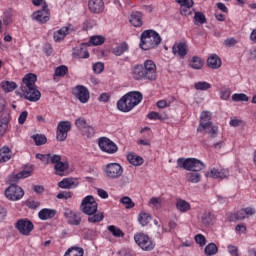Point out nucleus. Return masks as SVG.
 <instances>
[{"label":"nucleus","mask_w":256,"mask_h":256,"mask_svg":"<svg viewBox=\"0 0 256 256\" xmlns=\"http://www.w3.org/2000/svg\"><path fill=\"white\" fill-rule=\"evenodd\" d=\"M132 78L135 81H155L157 79V65L153 60H146L144 65L137 64L132 68Z\"/></svg>","instance_id":"f257e3e1"},{"label":"nucleus","mask_w":256,"mask_h":256,"mask_svg":"<svg viewBox=\"0 0 256 256\" xmlns=\"http://www.w3.org/2000/svg\"><path fill=\"white\" fill-rule=\"evenodd\" d=\"M143 101V94L139 91L128 92L117 102V109L122 113L133 111Z\"/></svg>","instance_id":"f03ea898"},{"label":"nucleus","mask_w":256,"mask_h":256,"mask_svg":"<svg viewBox=\"0 0 256 256\" xmlns=\"http://www.w3.org/2000/svg\"><path fill=\"white\" fill-rule=\"evenodd\" d=\"M140 39V49H143V51L155 49L162 41L161 36L155 30H145L142 32Z\"/></svg>","instance_id":"7ed1b4c3"},{"label":"nucleus","mask_w":256,"mask_h":256,"mask_svg":"<svg viewBox=\"0 0 256 256\" xmlns=\"http://www.w3.org/2000/svg\"><path fill=\"white\" fill-rule=\"evenodd\" d=\"M177 167L186 171H203L205 164L197 158H178Z\"/></svg>","instance_id":"20e7f679"},{"label":"nucleus","mask_w":256,"mask_h":256,"mask_svg":"<svg viewBox=\"0 0 256 256\" xmlns=\"http://www.w3.org/2000/svg\"><path fill=\"white\" fill-rule=\"evenodd\" d=\"M4 194L9 201H19L20 199H23L25 191H23V188L16 183H10V186L6 188Z\"/></svg>","instance_id":"39448f33"},{"label":"nucleus","mask_w":256,"mask_h":256,"mask_svg":"<svg viewBox=\"0 0 256 256\" xmlns=\"http://www.w3.org/2000/svg\"><path fill=\"white\" fill-rule=\"evenodd\" d=\"M135 243L142 249V251H153L155 249V243L149 238L148 235L138 233L134 235Z\"/></svg>","instance_id":"423d86ee"},{"label":"nucleus","mask_w":256,"mask_h":256,"mask_svg":"<svg viewBox=\"0 0 256 256\" xmlns=\"http://www.w3.org/2000/svg\"><path fill=\"white\" fill-rule=\"evenodd\" d=\"M82 212L85 215H95L97 213L98 204L93 196H86L81 203Z\"/></svg>","instance_id":"0eeeda50"},{"label":"nucleus","mask_w":256,"mask_h":256,"mask_svg":"<svg viewBox=\"0 0 256 256\" xmlns=\"http://www.w3.org/2000/svg\"><path fill=\"white\" fill-rule=\"evenodd\" d=\"M105 175L108 179H119L123 175V166L119 163H109L106 165Z\"/></svg>","instance_id":"6e6552de"},{"label":"nucleus","mask_w":256,"mask_h":256,"mask_svg":"<svg viewBox=\"0 0 256 256\" xmlns=\"http://www.w3.org/2000/svg\"><path fill=\"white\" fill-rule=\"evenodd\" d=\"M24 98L27 99V101H31V103H37L39 99H41V92L37 89V86H32L25 88V86L20 87Z\"/></svg>","instance_id":"1a4fd4ad"},{"label":"nucleus","mask_w":256,"mask_h":256,"mask_svg":"<svg viewBox=\"0 0 256 256\" xmlns=\"http://www.w3.org/2000/svg\"><path fill=\"white\" fill-rule=\"evenodd\" d=\"M98 145L101 151H104V153H108L109 155H113L114 153H117V151H119V147H117V144H115V142H113L109 138H101L98 142Z\"/></svg>","instance_id":"9d476101"},{"label":"nucleus","mask_w":256,"mask_h":256,"mask_svg":"<svg viewBox=\"0 0 256 256\" xmlns=\"http://www.w3.org/2000/svg\"><path fill=\"white\" fill-rule=\"evenodd\" d=\"M77 129H79L84 137H93L95 135V130L93 126L87 125V120L85 118H78L75 121Z\"/></svg>","instance_id":"9b49d317"},{"label":"nucleus","mask_w":256,"mask_h":256,"mask_svg":"<svg viewBox=\"0 0 256 256\" xmlns=\"http://www.w3.org/2000/svg\"><path fill=\"white\" fill-rule=\"evenodd\" d=\"M15 227L21 235L29 236L35 226L29 219H20L15 223Z\"/></svg>","instance_id":"f8f14e48"},{"label":"nucleus","mask_w":256,"mask_h":256,"mask_svg":"<svg viewBox=\"0 0 256 256\" xmlns=\"http://www.w3.org/2000/svg\"><path fill=\"white\" fill-rule=\"evenodd\" d=\"M31 173H33V165H26L21 172L10 175L8 177V182L19 183L21 179H27V177H31Z\"/></svg>","instance_id":"ddd939ff"},{"label":"nucleus","mask_w":256,"mask_h":256,"mask_svg":"<svg viewBox=\"0 0 256 256\" xmlns=\"http://www.w3.org/2000/svg\"><path fill=\"white\" fill-rule=\"evenodd\" d=\"M69 131H71V123L69 121H60L56 132L57 141H65Z\"/></svg>","instance_id":"4468645a"},{"label":"nucleus","mask_w":256,"mask_h":256,"mask_svg":"<svg viewBox=\"0 0 256 256\" xmlns=\"http://www.w3.org/2000/svg\"><path fill=\"white\" fill-rule=\"evenodd\" d=\"M73 95L80 101V103H87L89 101V89L83 85H77L73 89Z\"/></svg>","instance_id":"2eb2a0df"},{"label":"nucleus","mask_w":256,"mask_h":256,"mask_svg":"<svg viewBox=\"0 0 256 256\" xmlns=\"http://www.w3.org/2000/svg\"><path fill=\"white\" fill-rule=\"evenodd\" d=\"M88 9L94 15H101L105 11V2L103 0H89Z\"/></svg>","instance_id":"dca6fc26"},{"label":"nucleus","mask_w":256,"mask_h":256,"mask_svg":"<svg viewBox=\"0 0 256 256\" xmlns=\"http://www.w3.org/2000/svg\"><path fill=\"white\" fill-rule=\"evenodd\" d=\"M33 19L38 23H47L49 21V6L44 4L41 10H38L33 13Z\"/></svg>","instance_id":"f3484780"},{"label":"nucleus","mask_w":256,"mask_h":256,"mask_svg":"<svg viewBox=\"0 0 256 256\" xmlns=\"http://www.w3.org/2000/svg\"><path fill=\"white\" fill-rule=\"evenodd\" d=\"M206 177H211L212 179H227L229 177V170L212 168L210 171L206 172Z\"/></svg>","instance_id":"a211bd4d"},{"label":"nucleus","mask_w":256,"mask_h":256,"mask_svg":"<svg viewBox=\"0 0 256 256\" xmlns=\"http://www.w3.org/2000/svg\"><path fill=\"white\" fill-rule=\"evenodd\" d=\"M64 217L67 219V223H69V225H81V214L78 212L66 210L64 212Z\"/></svg>","instance_id":"6ab92c4d"},{"label":"nucleus","mask_w":256,"mask_h":256,"mask_svg":"<svg viewBox=\"0 0 256 256\" xmlns=\"http://www.w3.org/2000/svg\"><path fill=\"white\" fill-rule=\"evenodd\" d=\"M188 46L185 42H179L175 43L172 47V53L173 55H176L178 57H185L188 53Z\"/></svg>","instance_id":"aec40b11"},{"label":"nucleus","mask_w":256,"mask_h":256,"mask_svg":"<svg viewBox=\"0 0 256 256\" xmlns=\"http://www.w3.org/2000/svg\"><path fill=\"white\" fill-rule=\"evenodd\" d=\"M197 131L198 133H203V131H205V133L210 135V137L213 139L217 137V132L219 131V128H217V126L213 125L212 123V124L198 126Z\"/></svg>","instance_id":"412c9836"},{"label":"nucleus","mask_w":256,"mask_h":256,"mask_svg":"<svg viewBox=\"0 0 256 256\" xmlns=\"http://www.w3.org/2000/svg\"><path fill=\"white\" fill-rule=\"evenodd\" d=\"M73 57H75V59H89V51H87V44L82 43L80 47L74 49Z\"/></svg>","instance_id":"4be33fe9"},{"label":"nucleus","mask_w":256,"mask_h":256,"mask_svg":"<svg viewBox=\"0 0 256 256\" xmlns=\"http://www.w3.org/2000/svg\"><path fill=\"white\" fill-rule=\"evenodd\" d=\"M55 215H57V210L55 209L43 208L38 212V217L41 221H49V219H53Z\"/></svg>","instance_id":"5701e85b"},{"label":"nucleus","mask_w":256,"mask_h":256,"mask_svg":"<svg viewBox=\"0 0 256 256\" xmlns=\"http://www.w3.org/2000/svg\"><path fill=\"white\" fill-rule=\"evenodd\" d=\"M11 115L9 113H2L0 118V137H3L5 133H7V129L9 128V119Z\"/></svg>","instance_id":"b1692460"},{"label":"nucleus","mask_w":256,"mask_h":256,"mask_svg":"<svg viewBox=\"0 0 256 256\" xmlns=\"http://www.w3.org/2000/svg\"><path fill=\"white\" fill-rule=\"evenodd\" d=\"M23 87L30 88V87H37L35 83H37V75L33 73L26 74L22 79Z\"/></svg>","instance_id":"393cba45"},{"label":"nucleus","mask_w":256,"mask_h":256,"mask_svg":"<svg viewBox=\"0 0 256 256\" xmlns=\"http://www.w3.org/2000/svg\"><path fill=\"white\" fill-rule=\"evenodd\" d=\"M67 35H69V27L64 26L60 28L58 31L54 32L53 39L55 43H61V41H63V39H65Z\"/></svg>","instance_id":"a878e982"},{"label":"nucleus","mask_w":256,"mask_h":256,"mask_svg":"<svg viewBox=\"0 0 256 256\" xmlns=\"http://www.w3.org/2000/svg\"><path fill=\"white\" fill-rule=\"evenodd\" d=\"M77 185H79V183H77L75 178H64L58 183L60 189H73V187H77Z\"/></svg>","instance_id":"bb28decb"},{"label":"nucleus","mask_w":256,"mask_h":256,"mask_svg":"<svg viewBox=\"0 0 256 256\" xmlns=\"http://www.w3.org/2000/svg\"><path fill=\"white\" fill-rule=\"evenodd\" d=\"M207 65L210 67V69H219V67L222 65L221 58H219V56L216 54H212L207 59Z\"/></svg>","instance_id":"cd10ccee"},{"label":"nucleus","mask_w":256,"mask_h":256,"mask_svg":"<svg viewBox=\"0 0 256 256\" xmlns=\"http://www.w3.org/2000/svg\"><path fill=\"white\" fill-rule=\"evenodd\" d=\"M143 14L141 12H133L130 16V23L133 27H141L143 25Z\"/></svg>","instance_id":"c85d7f7f"},{"label":"nucleus","mask_w":256,"mask_h":256,"mask_svg":"<svg viewBox=\"0 0 256 256\" xmlns=\"http://www.w3.org/2000/svg\"><path fill=\"white\" fill-rule=\"evenodd\" d=\"M13 157V152L10 150L9 147L4 146L0 149V161L1 163H7V161L11 160Z\"/></svg>","instance_id":"c756f323"},{"label":"nucleus","mask_w":256,"mask_h":256,"mask_svg":"<svg viewBox=\"0 0 256 256\" xmlns=\"http://www.w3.org/2000/svg\"><path fill=\"white\" fill-rule=\"evenodd\" d=\"M176 209L180 211V213H187V211L191 210V204L183 199H178L176 201Z\"/></svg>","instance_id":"7c9ffc66"},{"label":"nucleus","mask_w":256,"mask_h":256,"mask_svg":"<svg viewBox=\"0 0 256 256\" xmlns=\"http://www.w3.org/2000/svg\"><path fill=\"white\" fill-rule=\"evenodd\" d=\"M186 181H188V183H199L201 181V173L195 170L188 172L186 174Z\"/></svg>","instance_id":"2f4dec72"},{"label":"nucleus","mask_w":256,"mask_h":256,"mask_svg":"<svg viewBox=\"0 0 256 256\" xmlns=\"http://www.w3.org/2000/svg\"><path fill=\"white\" fill-rule=\"evenodd\" d=\"M127 161H129L131 165L139 167L143 163V158L141 156L135 155L134 153H129L127 155Z\"/></svg>","instance_id":"473e14b6"},{"label":"nucleus","mask_w":256,"mask_h":256,"mask_svg":"<svg viewBox=\"0 0 256 256\" xmlns=\"http://www.w3.org/2000/svg\"><path fill=\"white\" fill-rule=\"evenodd\" d=\"M0 87H2L4 93H11L17 89V83L13 81H3L1 82Z\"/></svg>","instance_id":"72a5a7b5"},{"label":"nucleus","mask_w":256,"mask_h":256,"mask_svg":"<svg viewBox=\"0 0 256 256\" xmlns=\"http://www.w3.org/2000/svg\"><path fill=\"white\" fill-rule=\"evenodd\" d=\"M129 51V44L128 43H121L120 45L116 46L112 53L114 55H116V57H121V55H123V53Z\"/></svg>","instance_id":"f704fd0d"},{"label":"nucleus","mask_w":256,"mask_h":256,"mask_svg":"<svg viewBox=\"0 0 256 256\" xmlns=\"http://www.w3.org/2000/svg\"><path fill=\"white\" fill-rule=\"evenodd\" d=\"M85 255V251L81 247L73 246L69 248L64 256H83Z\"/></svg>","instance_id":"c9c22d12"},{"label":"nucleus","mask_w":256,"mask_h":256,"mask_svg":"<svg viewBox=\"0 0 256 256\" xmlns=\"http://www.w3.org/2000/svg\"><path fill=\"white\" fill-rule=\"evenodd\" d=\"M138 221L142 227H145L151 223V214L146 212H140L138 215Z\"/></svg>","instance_id":"e433bc0d"},{"label":"nucleus","mask_w":256,"mask_h":256,"mask_svg":"<svg viewBox=\"0 0 256 256\" xmlns=\"http://www.w3.org/2000/svg\"><path fill=\"white\" fill-rule=\"evenodd\" d=\"M211 122V112L209 111H203L200 115V121H199V126L202 125H209L212 124Z\"/></svg>","instance_id":"4c0bfd02"},{"label":"nucleus","mask_w":256,"mask_h":256,"mask_svg":"<svg viewBox=\"0 0 256 256\" xmlns=\"http://www.w3.org/2000/svg\"><path fill=\"white\" fill-rule=\"evenodd\" d=\"M54 169L56 171V175H63V172L67 171L69 169V163L62 162L61 160L55 164Z\"/></svg>","instance_id":"58836bf2"},{"label":"nucleus","mask_w":256,"mask_h":256,"mask_svg":"<svg viewBox=\"0 0 256 256\" xmlns=\"http://www.w3.org/2000/svg\"><path fill=\"white\" fill-rule=\"evenodd\" d=\"M207 23V17L202 12H195L194 25H205Z\"/></svg>","instance_id":"ea45409f"},{"label":"nucleus","mask_w":256,"mask_h":256,"mask_svg":"<svg viewBox=\"0 0 256 256\" xmlns=\"http://www.w3.org/2000/svg\"><path fill=\"white\" fill-rule=\"evenodd\" d=\"M190 67L192 69H202L203 68V60L199 56H193L190 61Z\"/></svg>","instance_id":"a19ab883"},{"label":"nucleus","mask_w":256,"mask_h":256,"mask_svg":"<svg viewBox=\"0 0 256 256\" xmlns=\"http://www.w3.org/2000/svg\"><path fill=\"white\" fill-rule=\"evenodd\" d=\"M246 216H245V210L242 209L240 211H237L236 213L234 214H231L228 219L229 221H232V222H235V221H243V219H245Z\"/></svg>","instance_id":"79ce46f5"},{"label":"nucleus","mask_w":256,"mask_h":256,"mask_svg":"<svg viewBox=\"0 0 256 256\" xmlns=\"http://www.w3.org/2000/svg\"><path fill=\"white\" fill-rule=\"evenodd\" d=\"M219 251V248L217 247V245L215 243H210L205 247V255L207 256H213V255H217Z\"/></svg>","instance_id":"37998d69"},{"label":"nucleus","mask_w":256,"mask_h":256,"mask_svg":"<svg viewBox=\"0 0 256 256\" xmlns=\"http://www.w3.org/2000/svg\"><path fill=\"white\" fill-rule=\"evenodd\" d=\"M88 43L89 45H94L95 47L99 45H103V43H105V37L99 36V35L92 36L90 37V40Z\"/></svg>","instance_id":"c03bdc74"},{"label":"nucleus","mask_w":256,"mask_h":256,"mask_svg":"<svg viewBox=\"0 0 256 256\" xmlns=\"http://www.w3.org/2000/svg\"><path fill=\"white\" fill-rule=\"evenodd\" d=\"M32 139L34 140V143L35 145H37V147L45 145V143H47V137L44 134L33 135Z\"/></svg>","instance_id":"a18cd8bd"},{"label":"nucleus","mask_w":256,"mask_h":256,"mask_svg":"<svg viewBox=\"0 0 256 256\" xmlns=\"http://www.w3.org/2000/svg\"><path fill=\"white\" fill-rule=\"evenodd\" d=\"M88 222L89 223H101V221H103V219H105V215H103L102 212L97 213V214H92V215H88Z\"/></svg>","instance_id":"49530a36"},{"label":"nucleus","mask_w":256,"mask_h":256,"mask_svg":"<svg viewBox=\"0 0 256 256\" xmlns=\"http://www.w3.org/2000/svg\"><path fill=\"white\" fill-rule=\"evenodd\" d=\"M120 203L124 205L125 209H133L135 207V202L129 196L122 197Z\"/></svg>","instance_id":"de8ad7c7"},{"label":"nucleus","mask_w":256,"mask_h":256,"mask_svg":"<svg viewBox=\"0 0 256 256\" xmlns=\"http://www.w3.org/2000/svg\"><path fill=\"white\" fill-rule=\"evenodd\" d=\"M67 73H69V68L65 65H61L55 69L54 77H65Z\"/></svg>","instance_id":"09e8293b"},{"label":"nucleus","mask_w":256,"mask_h":256,"mask_svg":"<svg viewBox=\"0 0 256 256\" xmlns=\"http://www.w3.org/2000/svg\"><path fill=\"white\" fill-rule=\"evenodd\" d=\"M108 231L112 233L114 237H125V233L115 225L108 226Z\"/></svg>","instance_id":"8fccbe9b"},{"label":"nucleus","mask_w":256,"mask_h":256,"mask_svg":"<svg viewBox=\"0 0 256 256\" xmlns=\"http://www.w3.org/2000/svg\"><path fill=\"white\" fill-rule=\"evenodd\" d=\"M194 87L197 91H207L208 89H211V84L208 82H197Z\"/></svg>","instance_id":"3c124183"},{"label":"nucleus","mask_w":256,"mask_h":256,"mask_svg":"<svg viewBox=\"0 0 256 256\" xmlns=\"http://www.w3.org/2000/svg\"><path fill=\"white\" fill-rule=\"evenodd\" d=\"M232 101H234L235 103H239V101H249V96H247V94H233L232 95Z\"/></svg>","instance_id":"603ef678"},{"label":"nucleus","mask_w":256,"mask_h":256,"mask_svg":"<svg viewBox=\"0 0 256 256\" xmlns=\"http://www.w3.org/2000/svg\"><path fill=\"white\" fill-rule=\"evenodd\" d=\"M202 223L204 225H211L213 223V216L211 212H204L202 215Z\"/></svg>","instance_id":"864d4df0"},{"label":"nucleus","mask_w":256,"mask_h":256,"mask_svg":"<svg viewBox=\"0 0 256 256\" xmlns=\"http://www.w3.org/2000/svg\"><path fill=\"white\" fill-rule=\"evenodd\" d=\"M193 6H180V13L184 15V17H189V15L193 14Z\"/></svg>","instance_id":"5fc2aeb1"},{"label":"nucleus","mask_w":256,"mask_h":256,"mask_svg":"<svg viewBox=\"0 0 256 256\" xmlns=\"http://www.w3.org/2000/svg\"><path fill=\"white\" fill-rule=\"evenodd\" d=\"M103 69H105V64L103 62H97L93 65V71L97 75L103 73Z\"/></svg>","instance_id":"6e6d98bb"},{"label":"nucleus","mask_w":256,"mask_h":256,"mask_svg":"<svg viewBox=\"0 0 256 256\" xmlns=\"http://www.w3.org/2000/svg\"><path fill=\"white\" fill-rule=\"evenodd\" d=\"M148 119L154 120V121H163L165 119L163 115L159 114L158 112H149L147 115Z\"/></svg>","instance_id":"4d7b16f0"},{"label":"nucleus","mask_w":256,"mask_h":256,"mask_svg":"<svg viewBox=\"0 0 256 256\" xmlns=\"http://www.w3.org/2000/svg\"><path fill=\"white\" fill-rule=\"evenodd\" d=\"M49 155L50 154L38 153V154H36V159H39L40 161H42V163H44V165H49Z\"/></svg>","instance_id":"13d9d810"},{"label":"nucleus","mask_w":256,"mask_h":256,"mask_svg":"<svg viewBox=\"0 0 256 256\" xmlns=\"http://www.w3.org/2000/svg\"><path fill=\"white\" fill-rule=\"evenodd\" d=\"M28 116H29V112H27V111L21 112V114L19 115V118H18L19 125H25V121H27Z\"/></svg>","instance_id":"bf43d9fd"},{"label":"nucleus","mask_w":256,"mask_h":256,"mask_svg":"<svg viewBox=\"0 0 256 256\" xmlns=\"http://www.w3.org/2000/svg\"><path fill=\"white\" fill-rule=\"evenodd\" d=\"M61 161V155H49V163H52V165H57Z\"/></svg>","instance_id":"052dcab7"},{"label":"nucleus","mask_w":256,"mask_h":256,"mask_svg":"<svg viewBox=\"0 0 256 256\" xmlns=\"http://www.w3.org/2000/svg\"><path fill=\"white\" fill-rule=\"evenodd\" d=\"M3 23L5 25H11V23H13V15H11V12H6L4 14Z\"/></svg>","instance_id":"680f3d73"},{"label":"nucleus","mask_w":256,"mask_h":256,"mask_svg":"<svg viewBox=\"0 0 256 256\" xmlns=\"http://www.w3.org/2000/svg\"><path fill=\"white\" fill-rule=\"evenodd\" d=\"M229 97H231V90L229 89H225V90H222L220 92V98L223 100V101H227L229 99Z\"/></svg>","instance_id":"e2e57ef3"},{"label":"nucleus","mask_w":256,"mask_h":256,"mask_svg":"<svg viewBox=\"0 0 256 256\" xmlns=\"http://www.w3.org/2000/svg\"><path fill=\"white\" fill-rule=\"evenodd\" d=\"M195 241H196V243H198V245H200V247H203V245H205V243H207L205 236H203L202 234L196 235Z\"/></svg>","instance_id":"0e129e2a"},{"label":"nucleus","mask_w":256,"mask_h":256,"mask_svg":"<svg viewBox=\"0 0 256 256\" xmlns=\"http://www.w3.org/2000/svg\"><path fill=\"white\" fill-rule=\"evenodd\" d=\"M57 199H71V192L69 191H62L57 194Z\"/></svg>","instance_id":"69168bd1"},{"label":"nucleus","mask_w":256,"mask_h":256,"mask_svg":"<svg viewBox=\"0 0 256 256\" xmlns=\"http://www.w3.org/2000/svg\"><path fill=\"white\" fill-rule=\"evenodd\" d=\"M225 47H235L237 40L235 38H228L224 41Z\"/></svg>","instance_id":"338daca9"},{"label":"nucleus","mask_w":256,"mask_h":256,"mask_svg":"<svg viewBox=\"0 0 256 256\" xmlns=\"http://www.w3.org/2000/svg\"><path fill=\"white\" fill-rule=\"evenodd\" d=\"M163 201L159 197H153L150 199V204L153 205L154 207H161V203Z\"/></svg>","instance_id":"774afa93"}]
</instances>
